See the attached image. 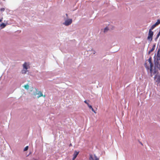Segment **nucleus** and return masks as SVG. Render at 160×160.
<instances>
[{
  "label": "nucleus",
  "instance_id": "14",
  "mask_svg": "<svg viewBox=\"0 0 160 160\" xmlns=\"http://www.w3.org/2000/svg\"><path fill=\"white\" fill-rule=\"evenodd\" d=\"M154 49V47H153L150 51L148 52V53L150 54L151 52H152Z\"/></svg>",
  "mask_w": 160,
  "mask_h": 160
},
{
  "label": "nucleus",
  "instance_id": "20",
  "mask_svg": "<svg viewBox=\"0 0 160 160\" xmlns=\"http://www.w3.org/2000/svg\"><path fill=\"white\" fill-rule=\"evenodd\" d=\"M88 106L90 109H91L92 108V107L91 105H90L89 104L88 105Z\"/></svg>",
  "mask_w": 160,
  "mask_h": 160
},
{
  "label": "nucleus",
  "instance_id": "16",
  "mask_svg": "<svg viewBox=\"0 0 160 160\" xmlns=\"http://www.w3.org/2000/svg\"><path fill=\"white\" fill-rule=\"evenodd\" d=\"M108 30V28H106L105 29H104V32H106Z\"/></svg>",
  "mask_w": 160,
  "mask_h": 160
},
{
  "label": "nucleus",
  "instance_id": "24",
  "mask_svg": "<svg viewBox=\"0 0 160 160\" xmlns=\"http://www.w3.org/2000/svg\"><path fill=\"white\" fill-rule=\"evenodd\" d=\"M159 160H160V159Z\"/></svg>",
  "mask_w": 160,
  "mask_h": 160
},
{
  "label": "nucleus",
  "instance_id": "1",
  "mask_svg": "<svg viewBox=\"0 0 160 160\" xmlns=\"http://www.w3.org/2000/svg\"><path fill=\"white\" fill-rule=\"evenodd\" d=\"M28 65L27 64L26 62H25L23 65V70H22V74H25L26 73L27 71V70L28 69Z\"/></svg>",
  "mask_w": 160,
  "mask_h": 160
},
{
  "label": "nucleus",
  "instance_id": "19",
  "mask_svg": "<svg viewBox=\"0 0 160 160\" xmlns=\"http://www.w3.org/2000/svg\"><path fill=\"white\" fill-rule=\"evenodd\" d=\"M84 102L86 103L88 105V106L89 105V104L87 102L86 100L84 101Z\"/></svg>",
  "mask_w": 160,
  "mask_h": 160
},
{
  "label": "nucleus",
  "instance_id": "15",
  "mask_svg": "<svg viewBox=\"0 0 160 160\" xmlns=\"http://www.w3.org/2000/svg\"><path fill=\"white\" fill-rule=\"evenodd\" d=\"M28 146H27L24 148V151H27L28 150Z\"/></svg>",
  "mask_w": 160,
  "mask_h": 160
},
{
  "label": "nucleus",
  "instance_id": "17",
  "mask_svg": "<svg viewBox=\"0 0 160 160\" xmlns=\"http://www.w3.org/2000/svg\"><path fill=\"white\" fill-rule=\"evenodd\" d=\"M5 10V9L4 8H2L0 9V10L1 11H3Z\"/></svg>",
  "mask_w": 160,
  "mask_h": 160
},
{
  "label": "nucleus",
  "instance_id": "10",
  "mask_svg": "<svg viewBox=\"0 0 160 160\" xmlns=\"http://www.w3.org/2000/svg\"><path fill=\"white\" fill-rule=\"evenodd\" d=\"M6 26V25L4 23H2L0 25V27L2 28H4Z\"/></svg>",
  "mask_w": 160,
  "mask_h": 160
},
{
  "label": "nucleus",
  "instance_id": "18",
  "mask_svg": "<svg viewBox=\"0 0 160 160\" xmlns=\"http://www.w3.org/2000/svg\"><path fill=\"white\" fill-rule=\"evenodd\" d=\"M91 109H92V111H93L94 113H96V112L94 111V110L92 108Z\"/></svg>",
  "mask_w": 160,
  "mask_h": 160
},
{
  "label": "nucleus",
  "instance_id": "6",
  "mask_svg": "<svg viewBox=\"0 0 160 160\" xmlns=\"http://www.w3.org/2000/svg\"><path fill=\"white\" fill-rule=\"evenodd\" d=\"M37 94L38 95V96L37 97V98H38L42 96H43L44 97H45V95L43 96L42 93L40 91L38 93H34V95L36 96Z\"/></svg>",
  "mask_w": 160,
  "mask_h": 160
},
{
  "label": "nucleus",
  "instance_id": "11",
  "mask_svg": "<svg viewBox=\"0 0 160 160\" xmlns=\"http://www.w3.org/2000/svg\"><path fill=\"white\" fill-rule=\"evenodd\" d=\"M24 87L26 89L28 90L29 89V86L28 84H26L24 86Z\"/></svg>",
  "mask_w": 160,
  "mask_h": 160
},
{
  "label": "nucleus",
  "instance_id": "22",
  "mask_svg": "<svg viewBox=\"0 0 160 160\" xmlns=\"http://www.w3.org/2000/svg\"><path fill=\"white\" fill-rule=\"evenodd\" d=\"M2 20V18L1 19H0V22H1Z\"/></svg>",
  "mask_w": 160,
  "mask_h": 160
},
{
  "label": "nucleus",
  "instance_id": "9",
  "mask_svg": "<svg viewBox=\"0 0 160 160\" xmlns=\"http://www.w3.org/2000/svg\"><path fill=\"white\" fill-rule=\"evenodd\" d=\"M156 78L157 79L156 80V81L157 82H158L160 83V77H156Z\"/></svg>",
  "mask_w": 160,
  "mask_h": 160
},
{
  "label": "nucleus",
  "instance_id": "4",
  "mask_svg": "<svg viewBox=\"0 0 160 160\" xmlns=\"http://www.w3.org/2000/svg\"><path fill=\"white\" fill-rule=\"evenodd\" d=\"M72 22V19H70L66 20L63 24L66 26H68L69 25L71 24Z\"/></svg>",
  "mask_w": 160,
  "mask_h": 160
},
{
  "label": "nucleus",
  "instance_id": "3",
  "mask_svg": "<svg viewBox=\"0 0 160 160\" xmlns=\"http://www.w3.org/2000/svg\"><path fill=\"white\" fill-rule=\"evenodd\" d=\"M99 159L94 154H90L89 155V160H99Z\"/></svg>",
  "mask_w": 160,
  "mask_h": 160
},
{
  "label": "nucleus",
  "instance_id": "23",
  "mask_svg": "<svg viewBox=\"0 0 160 160\" xmlns=\"http://www.w3.org/2000/svg\"><path fill=\"white\" fill-rule=\"evenodd\" d=\"M70 146H72V144H70Z\"/></svg>",
  "mask_w": 160,
  "mask_h": 160
},
{
  "label": "nucleus",
  "instance_id": "12",
  "mask_svg": "<svg viewBox=\"0 0 160 160\" xmlns=\"http://www.w3.org/2000/svg\"><path fill=\"white\" fill-rule=\"evenodd\" d=\"M160 35V29L158 33L157 34V37L155 38V40H157Z\"/></svg>",
  "mask_w": 160,
  "mask_h": 160
},
{
  "label": "nucleus",
  "instance_id": "13",
  "mask_svg": "<svg viewBox=\"0 0 160 160\" xmlns=\"http://www.w3.org/2000/svg\"><path fill=\"white\" fill-rule=\"evenodd\" d=\"M160 23V20H158L155 23L157 25Z\"/></svg>",
  "mask_w": 160,
  "mask_h": 160
},
{
  "label": "nucleus",
  "instance_id": "2",
  "mask_svg": "<svg viewBox=\"0 0 160 160\" xmlns=\"http://www.w3.org/2000/svg\"><path fill=\"white\" fill-rule=\"evenodd\" d=\"M153 35V32L151 30H149L148 36L147 38L151 42L152 39V37Z\"/></svg>",
  "mask_w": 160,
  "mask_h": 160
},
{
  "label": "nucleus",
  "instance_id": "8",
  "mask_svg": "<svg viewBox=\"0 0 160 160\" xmlns=\"http://www.w3.org/2000/svg\"><path fill=\"white\" fill-rule=\"evenodd\" d=\"M157 25L155 23L152 25L151 27V28L149 30H151L152 31V30Z\"/></svg>",
  "mask_w": 160,
  "mask_h": 160
},
{
  "label": "nucleus",
  "instance_id": "5",
  "mask_svg": "<svg viewBox=\"0 0 160 160\" xmlns=\"http://www.w3.org/2000/svg\"><path fill=\"white\" fill-rule=\"evenodd\" d=\"M79 152V151L78 152L76 151H74V153L73 155V158H72V160H75V159L76 158L78 155V154Z\"/></svg>",
  "mask_w": 160,
  "mask_h": 160
},
{
  "label": "nucleus",
  "instance_id": "21",
  "mask_svg": "<svg viewBox=\"0 0 160 160\" xmlns=\"http://www.w3.org/2000/svg\"><path fill=\"white\" fill-rule=\"evenodd\" d=\"M155 44L153 45V47H154V49H155Z\"/></svg>",
  "mask_w": 160,
  "mask_h": 160
},
{
  "label": "nucleus",
  "instance_id": "7",
  "mask_svg": "<svg viewBox=\"0 0 160 160\" xmlns=\"http://www.w3.org/2000/svg\"><path fill=\"white\" fill-rule=\"evenodd\" d=\"M151 58H150L149 59H148V62L150 64V70H151L153 67V64L152 63V62H151Z\"/></svg>",
  "mask_w": 160,
  "mask_h": 160
}]
</instances>
